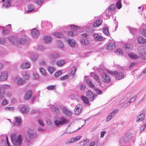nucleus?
<instances>
[{
  "label": "nucleus",
  "mask_w": 146,
  "mask_h": 146,
  "mask_svg": "<svg viewBox=\"0 0 146 146\" xmlns=\"http://www.w3.org/2000/svg\"><path fill=\"white\" fill-rule=\"evenodd\" d=\"M36 133L33 130L29 129L25 133L24 139L25 142L28 143L30 142L31 138L36 136Z\"/></svg>",
  "instance_id": "f257e3e1"
},
{
  "label": "nucleus",
  "mask_w": 146,
  "mask_h": 146,
  "mask_svg": "<svg viewBox=\"0 0 146 146\" xmlns=\"http://www.w3.org/2000/svg\"><path fill=\"white\" fill-rule=\"evenodd\" d=\"M11 139L14 146H20L21 145L22 140L21 135H13L11 136Z\"/></svg>",
  "instance_id": "f03ea898"
},
{
  "label": "nucleus",
  "mask_w": 146,
  "mask_h": 146,
  "mask_svg": "<svg viewBox=\"0 0 146 146\" xmlns=\"http://www.w3.org/2000/svg\"><path fill=\"white\" fill-rule=\"evenodd\" d=\"M68 122V120L63 116L60 117L59 119L54 121L55 124L57 126L65 124Z\"/></svg>",
  "instance_id": "7ed1b4c3"
},
{
  "label": "nucleus",
  "mask_w": 146,
  "mask_h": 146,
  "mask_svg": "<svg viewBox=\"0 0 146 146\" xmlns=\"http://www.w3.org/2000/svg\"><path fill=\"white\" fill-rule=\"evenodd\" d=\"M107 72L109 74L111 75H114L116 79L117 80L121 79L124 77V74L121 72L119 73L117 71H111L109 70H108Z\"/></svg>",
  "instance_id": "20e7f679"
},
{
  "label": "nucleus",
  "mask_w": 146,
  "mask_h": 146,
  "mask_svg": "<svg viewBox=\"0 0 146 146\" xmlns=\"http://www.w3.org/2000/svg\"><path fill=\"white\" fill-rule=\"evenodd\" d=\"M10 86L9 85L5 84L0 85V98L2 99L3 98L5 94L4 90L9 88Z\"/></svg>",
  "instance_id": "39448f33"
},
{
  "label": "nucleus",
  "mask_w": 146,
  "mask_h": 146,
  "mask_svg": "<svg viewBox=\"0 0 146 146\" xmlns=\"http://www.w3.org/2000/svg\"><path fill=\"white\" fill-rule=\"evenodd\" d=\"M82 39L81 41V43L84 45H87L89 44L90 42L88 40V35L86 33L82 34Z\"/></svg>",
  "instance_id": "423d86ee"
},
{
  "label": "nucleus",
  "mask_w": 146,
  "mask_h": 146,
  "mask_svg": "<svg viewBox=\"0 0 146 146\" xmlns=\"http://www.w3.org/2000/svg\"><path fill=\"white\" fill-rule=\"evenodd\" d=\"M86 96L90 101H93L96 97L97 96L93 93L91 91L88 90L86 92Z\"/></svg>",
  "instance_id": "0eeeda50"
},
{
  "label": "nucleus",
  "mask_w": 146,
  "mask_h": 146,
  "mask_svg": "<svg viewBox=\"0 0 146 146\" xmlns=\"http://www.w3.org/2000/svg\"><path fill=\"white\" fill-rule=\"evenodd\" d=\"M8 78V73L6 71H3L1 74L0 82L6 80Z\"/></svg>",
  "instance_id": "6e6552de"
},
{
  "label": "nucleus",
  "mask_w": 146,
  "mask_h": 146,
  "mask_svg": "<svg viewBox=\"0 0 146 146\" xmlns=\"http://www.w3.org/2000/svg\"><path fill=\"white\" fill-rule=\"evenodd\" d=\"M93 36L94 39L97 41H102L105 40V38L97 33H94Z\"/></svg>",
  "instance_id": "1a4fd4ad"
},
{
  "label": "nucleus",
  "mask_w": 146,
  "mask_h": 146,
  "mask_svg": "<svg viewBox=\"0 0 146 146\" xmlns=\"http://www.w3.org/2000/svg\"><path fill=\"white\" fill-rule=\"evenodd\" d=\"M118 110V109L114 110L110 113L108 115L106 119L107 121H109L114 116L115 114L117 112Z\"/></svg>",
  "instance_id": "9d476101"
},
{
  "label": "nucleus",
  "mask_w": 146,
  "mask_h": 146,
  "mask_svg": "<svg viewBox=\"0 0 146 146\" xmlns=\"http://www.w3.org/2000/svg\"><path fill=\"white\" fill-rule=\"evenodd\" d=\"M82 110V105L80 104H78L75 107L74 110L75 114L76 115L79 114L81 113Z\"/></svg>",
  "instance_id": "9b49d317"
},
{
  "label": "nucleus",
  "mask_w": 146,
  "mask_h": 146,
  "mask_svg": "<svg viewBox=\"0 0 146 146\" xmlns=\"http://www.w3.org/2000/svg\"><path fill=\"white\" fill-rule=\"evenodd\" d=\"M29 110L30 108L27 106H23L21 108V112L23 114L28 113Z\"/></svg>",
  "instance_id": "f8f14e48"
},
{
  "label": "nucleus",
  "mask_w": 146,
  "mask_h": 146,
  "mask_svg": "<svg viewBox=\"0 0 146 146\" xmlns=\"http://www.w3.org/2000/svg\"><path fill=\"white\" fill-rule=\"evenodd\" d=\"M62 111L63 113L68 116H70L72 114L71 111L68 110L67 108L64 107L62 108Z\"/></svg>",
  "instance_id": "ddd939ff"
},
{
  "label": "nucleus",
  "mask_w": 146,
  "mask_h": 146,
  "mask_svg": "<svg viewBox=\"0 0 146 146\" xmlns=\"http://www.w3.org/2000/svg\"><path fill=\"white\" fill-rule=\"evenodd\" d=\"M102 80L106 83L109 82L110 80V78L109 76L106 73L103 74L102 76Z\"/></svg>",
  "instance_id": "4468645a"
},
{
  "label": "nucleus",
  "mask_w": 146,
  "mask_h": 146,
  "mask_svg": "<svg viewBox=\"0 0 146 146\" xmlns=\"http://www.w3.org/2000/svg\"><path fill=\"white\" fill-rule=\"evenodd\" d=\"M15 82L17 84L19 85H22L25 83V80L19 77H17Z\"/></svg>",
  "instance_id": "2eb2a0df"
},
{
  "label": "nucleus",
  "mask_w": 146,
  "mask_h": 146,
  "mask_svg": "<svg viewBox=\"0 0 146 146\" xmlns=\"http://www.w3.org/2000/svg\"><path fill=\"white\" fill-rule=\"evenodd\" d=\"M137 97L136 96H135L131 98L130 101L127 103L124 104V105L122 107L124 108H125L129 106L131 103L133 102H134Z\"/></svg>",
  "instance_id": "dca6fc26"
},
{
  "label": "nucleus",
  "mask_w": 146,
  "mask_h": 146,
  "mask_svg": "<svg viewBox=\"0 0 146 146\" xmlns=\"http://www.w3.org/2000/svg\"><path fill=\"white\" fill-rule=\"evenodd\" d=\"M31 32L33 36L35 38L37 37L39 34L38 31L36 29H33L31 31Z\"/></svg>",
  "instance_id": "f3484780"
},
{
  "label": "nucleus",
  "mask_w": 146,
  "mask_h": 146,
  "mask_svg": "<svg viewBox=\"0 0 146 146\" xmlns=\"http://www.w3.org/2000/svg\"><path fill=\"white\" fill-rule=\"evenodd\" d=\"M18 44H27V42L28 40L25 38H23L21 39H17Z\"/></svg>",
  "instance_id": "a211bd4d"
},
{
  "label": "nucleus",
  "mask_w": 146,
  "mask_h": 146,
  "mask_svg": "<svg viewBox=\"0 0 146 146\" xmlns=\"http://www.w3.org/2000/svg\"><path fill=\"white\" fill-rule=\"evenodd\" d=\"M59 54L56 52H54L51 54L49 56L50 58L52 60H55L56 58H59Z\"/></svg>",
  "instance_id": "6ab92c4d"
},
{
  "label": "nucleus",
  "mask_w": 146,
  "mask_h": 146,
  "mask_svg": "<svg viewBox=\"0 0 146 146\" xmlns=\"http://www.w3.org/2000/svg\"><path fill=\"white\" fill-rule=\"evenodd\" d=\"M31 66L30 63L24 62L21 64V66L23 69H28Z\"/></svg>",
  "instance_id": "aec40b11"
},
{
  "label": "nucleus",
  "mask_w": 146,
  "mask_h": 146,
  "mask_svg": "<svg viewBox=\"0 0 146 146\" xmlns=\"http://www.w3.org/2000/svg\"><path fill=\"white\" fill-rule=\"evenodd\" d=\"M115 47V44L113 42L108 43L107 46L106 48L108 50H111Z\"/></svg>",
  "instance_id": "412c9836"
},
{
  "label": "nucleus",
  "mask_w": 146,
  "mask_h": 146,
  "mask_svg": "<svg viewBox=\"0 0 146 146\" xmlns=\"http://www.w3.org/2000/svg\"><path fill=\"white\" fill-rule=\"evenodd\" d=\"M32 95V93L31 91H27L26 92L24 98L25 100H28L31 98Z\"/></svg>",
  "instance_id": "4be33fe9"
},
{
  "label": "nucleus",
  "mask_w": 146,
  "mask_h": 146,
  "mask_svg": "<svg viewBox=\"0 0 146 146\" xmlns=\"http://www.w3.org/2000/svg\"><path fill=\"white\" fill-rule=\"evenodd\" d=\"M52 110L54 113L58 114L60 113V111L59 109L56 105H53L52 106Z\"/></svg>",
  "instance_id": "5701e85b"
},
{
  "label": "nucleus",
  "mask_w": 146,
  "mask_h": 146,
  "mask_svg": "<svg viewBox=\"0 0 146 146\" xmlns=\"http://www.w3.org/2000/svg\"><path fill=\"white\" fill-rule=\"evenodd\" d=\"M67 42L69 45L71 47H74L76 45V42L73 39H68Z\"/></svg>",
  "instance_id": "b1692460"
},
{
  "label": "nucleus",
  "mask_w": 146,
  "mask_h": 146,
  "mask_svg": "<svg viewBox=\"0 0 146 146\" xmlns=\"http://www.w3.org/2000/svg\"><path fill=\"white\" fill-rule=\"evenodd\" d=\"M137 122H139L143 120L145 118L144 115L143 114H141L139 115L137 117Z\"/></svg>",
  "instance_id": "393cba45"
},
{
  "label": "nucleus",
  "mask_w": 146,
  "mask_h": 146,
  "mask_svg": "<svg viewBox=\"0 0 146 146\" xmlns=\"http://www.w3.org/2000/svg\"><path fill=\"white\" fill-rule=\"evenodd\" d=\"M17 39H18L16 38L15 37L13 36L10 37L9 38V40L12 43L14 44H18L17 40Z\"/></svg>",
  "instance_id": "a878e982"
},
{
  "label": "nucleus",
  "mask_w": 146,
  "mask_h": 146,
  "mask_svg": "<svg viewBox=\"0 0 146 146\" xmlns=\"http://www.w3.org/2000/svg\"><path fill=\"white\" fill-rule=\"evenodd\" d=\"M22 76L25 79H28L29 77V74L28 72H24L22 74Z\"/></svg>",
  "instance_id": "bb28decb"
},
{
  "label": "nucleus",
  "mask_w": 146,
  "mask_h": 146,
  "mask_svg": "<svg viewBox=\"0 0 146 146\" xmlns=\"http://www.w3.org/2000/svg\"><path fill=\"white\" fill-rule=\"evenodd\" d=\"M137 40L138 42L141 44H143L146 42V40L142 37H139Z\"/></svg>",
  "instance_id": "cd10ccee"
},
{
  "label": "nucleus",
  "mask_w": 146,
  "mask_h": 146,
  "mask_svg": "<svg viewBox=\"0 0 146 146\" xmlns=\"http://www.w3.org/2000/svg\"><path fill=\"white\" fill-rule=\"evenodd\" d=\"M44 40L45 42L49 43L52 40V38L50 36H46L44 37Z\"/></svg>",
  "instance_id": "c85d7f7f"
},
{
  "label": "nucleus",
  "mask_w": 146,
  "mask_h": 146,
  "mask_svg": "<svg viewBox=\"0 0 146 146\" xmlns=\"http://www.w3.org/2000/svg\"><path fill=\"white\" fill-rule=\"evenodd\" d=\"M52 35L57 38H61L63 37V35L60 32H54Z\"/></svg>",
  "instance_id": "c756f323"
},
{
  "label": "nucleus",
  "mask_w": 146,
  "mask_h": 146,
  "mask_svg": "<svg viewBox=\"0 0 146 146\" xmlns=\"http://www.w3.org/2000/svg\"><path fill=\"white\" fill-rule=\"evenodd\" d=\"M102 23V22L100 21V20L98 19L94 23L93 25V27H97L99 26Z\"/></svg>",
  "instance_id": "7c9ffc66"
},
{
  "label": "nucleus",
  "mask_w": 146,
  "mask_h": 146,
  "mask_svg": "<svg viewBox=\"0 0 146 146\" xmlns=\"http://www.w3.org/2000/svg\"><path fill=\"white\" fill-rule=\"evenodd\" d=\"M65 63V61L63 60H59L56 61V64L59 66H61L64 65Z\"/></svg>",
  "instance_id": "2f4dec72"
},
{
  "label": "nucleus",
  "mask_w": 146,
  "mask_h": 146,
  "mask_svg": "<svg viewBox=\"0 0 146 146\" xmlns=\"http://www.w3.org/2000/svg\"><path fill=\"white\" fill-rule=\"evenodd\" d=\"M70 27L71 30L73 31H76L78 29L79 27L75 25H72L71 26L68 25L67 26V27L69 28Z\"/></svg>",
  "instance_id": "473e14b6"
},
{
  "label": "nucleus",
  "mask_w": 146,
  "mask_h": 146,
  "mask_svg": "<svg viewBox=\"0 0 146 146\" xmlns=\"http://www.w3.org/2000/svg\"><path fill=\"white\" fill-rule=\"evenodd\" d=\"M81 98L84 103L86 104H87L89 103V102L87 98L84 96H82Z\"/></svg>",
  "instance_id": "72a5a7b5"
},
{
  "label": "nucleus",
  "mask_w": 146,
  "mask_h": 146,
  "mask_svg": "<svg viewBox=\"0 0 146 146\" xmlns=\"http://www.w3.org/2000/svg\"><path fill=\"white\" fill-rule=\"evenodd\" d=\"M16 122L18 126H19L21 125V118L19 117H15Z\"/></svg>",
  "instance_id": "f704fd0d"
},
{
  "label": "nucleus",
  "mask_w": 146,
  "mask_h": 146,
  "mask_svg": "<svg viewBox=\"0 0 146 146\" xmlns=\"http://www.w3.org/2000/svg\"><path fill=\"white\" fill-rule=\"evenodd\" d=\"M91 76L93 77L96 80V81L100 82V80L98 76H97L96 74H94L93 73H91Z\"/></svg>",
  "instance_id": "c9c22d12"
},
{
  "label": "nucleus",
  "mask_w": 146,
  "mask_h": 146,
  "mask_svg": "<svg viewBox=\"0 0 146 146\" xmlns=\"http://www.w3.org/2000/svg\"><path fill=\"white\" fill-rule=\"evenodd\" d=\"M140 56L142 60H146V54L144 51H143V52L141 53H140Z\"/></svg>",
  "instance_id": "e433bc0d"
},
{
  "label": "nucleus",
  "mask_w": 146,
  "mask_h": 146,
  "mask_svg": "<svg viewBox=\"0 0 146 146\" xmlns=\"http://www.w3.org/2000/svg\"><path fill=\"white\" fill-rule=\"evenodd\" d=\"M9 0H7L6 2L3 5V7L5 8H8L10 7V4H11V1H8Z\"/></svg>",
  "instance_id": "4c0bfd02"
},
{
  "label": "nucleus",
  "mask_w": 146,
  "mask_h": 146,
  "mask_svg": "<svg viewBox=\"0 0 146 146\" xmlns=\"http://www.w3.org/2000/svg\"><path fill=\"white\" fill-rule=\"evenodd\" d=\"M115 53L118 55H121L123 54V52L122 50L120 48L116 49L115 50Z\"/></svg>",
  "instance_id": "58836bf2"
},
{
  "label": "nucleus",
  "mask_w": 146,
  "mask_h": 146,
  "mask_svg": "<svg viewBox=\"0 0 146 146\" xmlns=\"http://www.w3.org/2000/svg\"><path fill=\"white\" fill-rule=\"evenodd\" d=\"M128 56L130 58L134 59H136L138 57V56L136 54L133 53L129 54Z\"/></svg>",
  "instance_id": "ea45409f"
},
{
  "label": "nucleus",
  "mask_w": 146,
  "mask_h": 146,
  "mask_svg": "<svg viewBox=\"0 0 146 146\" xmlns=\"http://www.w3.org/2000/svg\"><path fill=\"white\" fill-rule=\"evenodd\" d=\"M103 31L104 33L107 36H109L110 35L108 29L107 27H105L104 28Z\"/></svg>",
  "instance_id": "a19ab883"
},
{
  "label": "nucleus",
  "mask_w": 146,
  "mask_h": 146,
  "mask_svg": "<svg viewBox=\"0 0 146 146\" xmlns=\"http://www.w3.org/2000/svg\"><path fill=\"white\" fill-rule=\"evenodd\" d=\"M86 82L89 85L91 88H93L95 86L92 83V81L90 79H88V80L86 81Z\"/></svg>",
  "instance_id": "79ce46f5"
},
{
  "label": "nucleus",
  "mask_w": 146,
  "mask_h": 146,
  "mask_svg": "<svg viewBox=\"0 0 146 146\" xmlns=\"http://www.w3.org/2000/svg\"><path fill=\"white\" fill-rule=\"evenodd\" d=\"M95 91L96 93L99 95L101 94H102V92L101 90H100L97 88L95 86L93 88Z\"/></svg>",
  "instance_id": "37998d69"
},
{
  "label": "nucleus",
  "mask_w": 146,
  "mask_h": 146,
  "mask_svg": "<svg viewBox=\"0 0 146 146\" xmlns=\"http://www.w3.org/2000/svg\"><path fill=\"white\" fill-rule=\"evenodd\" d=\"M34 10V7L33 5H30L28 6V12H30Z\"/></svg>",
  "instance_id": "c03bdc74"
},
{
  "label": "nucleus",
  "mask_w": 146,
  "mask_h": 146,
  "mask_svg": "<svg viewBox=\"0 0 146 146\" xmlns=\"http://www.w3.org/2000/svg\"><path fill=\"white\" fill-rule=\"evenodd\" d=\"M116 7L119 9H120L121 7V3L120 1H117L116 3Z\"/></svg>",
  "instance_id": "a18cd8bd"
},
{
  "label": "nucleus",
  "mask_w": 146,
  "mask_h": 146,
  "mask_svg": "<svg viewBox=\"0 0 146 146\" xmlns=\"http://www.w3.org/2000/svg\"><path fill=\"white\" fill-rule=\"evenodd\" d=\"M37 121L38 123L42 127L44 126V123L42 120L40 119H38Z\"/></svg>",
  "instance_id": "49530a36"
},
{
  "label": "nucleus",
  "mask_w": 146,
  "mask_h": 146,
  "mask_svg": "<svg viewBox=\"0 0 146 146\" xmlns=\"http://www.w3.org/2000/svg\"><path fill=\"white\" fill-rule=\"evenodd\" d=\"M40 71L42 75H44L46 74V70L43 68H40Z\"/></svg>",
  "instance_id": "de8ad7c7"
},
{
  "label": "nucleus",
  "mask_w": 146,
  "mask_h": 146,
  "mask_svg": "<svg viewBox=\"0 0 146 146\" xmlns=\"http://www.w3.org/2000/svg\"><path fill=\"white\" fill-rule=\"evenodd\" d=\"M76 70V68L75 66H74L72 68L71 74L72 75H74Z\"/></svg>",
  "instance_id": "09e8293b"
},
{
  "label": "nucleus",
  "mask_w": 146,
  "mask_h": 146,
  "mask_svg": "<svg viewBox=\"0 0 146 146\" xmlns=\"http://www.w3.org/2000/svg\"><path fill=\"white\" fill-rule=\"evenodd\" d=\"M48 70L49 72L52 74L55 70V68L53 67L50 66L48 68Z\"/></svg>",
  "instance_id": "8fccbe9b"
},
{
  "label": "nucleus",
  "mask_w": 146,
  "mask_h": 146,
  "mask_svg": "<svg viewBox=\"0 0 146 146\" xmlns=\"http://www.w3.org/2000/svg\"><path fill=\"white\" fill-rule=\"evenodd\" d=\"M85 142H86V143L88 142H89V140H88V139L84 140L83 141H82L80 142L79 143V144L81 146H82L83 145L85 144H86V143H85Z\"/></svg>",
  "instance_id": "3c124183"
},
{
  "label": "nucleus",
  "mask_w": 146,
  "mask_h": 146,
  "mask_svg": "<svg viewBox=\"0 0 146 146\" xmlns=\"http://www.w3.org/2000/svg\"><path fill=\"white\" fill-rule=\"evenodd\" d=\"M115 8V5H111L108 8V11H112Z\"/></svg>",
  "instance_id": "603ef678"
},
{
  "label": "nucleus",
  "mask_w": 146,
  "mask_h": 146,
  "mask_svg": "<svg viewBox=\"0 0 146 146\" xmlns=\"http://www.w3.org/2000/svg\"><path fill=\"white\" fill-rule=\"evenodd\" d=\"M130 45L129 44H125L123 46V48L126 50H128L130 48Z\"/></svg>",
  "instance_id": "864d4df0"
},
{
  "label": "nucleus",
  "mask_w": 146,
  "mask_h": 146,
  "mask_svg": "<svg viewBox=\"0 0 146 146\" xmlns=\"http://www.w3.org/2000/svg\"><path fill=\"white\" fill-rule=\"evenodd\" d=\"M62 74V72L61 71L59 70L56 72L54 74L55 76L58 77Z\"/></svg>",
  "instance_id": "5fc2aeb1"
},
{
  "label": "nucleus",
  "mask_w": 146,
  "mask_h": 146,
  "mask_svg": "<svg viewBox=\"0 0 146 146\" xmlns=\"http://www.w3.org/2000/svg\"><path fill=\"white\" fill-rule=\"evenodd\" d=\"M37 55L34 54L31 56V58L33 61H35L37 59Z\"/></svg>",
  "instance_id": "6e6d98bb"
},
{
  "label": "nucleus",
  "mask_w": 146,
  "mask_h": 146,
  "mask_svg": "<svg viewBox=\"0 0 146 146\" xmlns=\"http://www.w3.org/2000/svg\"><path fill=\"white\" fill-rule=\"evenodd\" d=\"M11 1V4H10V6H13L16 3L15 1L14 0H9L8 1Z\"/></svg>",
  "instance_id": "4d7b16f0"
},
{
  "label": "nucleus",
  "mask_w": 146,
  "mask_h": 146,
  "mask_svg": "<svg viewBox=\"0 0 146 146\" xmlns=\"http://www.w3.org/2000/svg\"><path fill=\"white\" fill-rule=\"evenodd\" d=\"M38 76L37 74L35 73H34L33 77V78L34 80H36L38 78Z\"/></svg>",
  "instance_id": "13d9d810"
},
{
  "label": "nucleus",
  "mask_w": 146,
  "mask_h": 146,
  "mask_svg": "<svg viewBox=\"0 0 146 146\" xmlns=\"http://www.w3.org/2000/svg\"><path fill=\"white\" fill-rule=\"evenodd\" d=\"M54 88V86L53 85H51L50 86H48L47 87V89L48 90H53Z\"/></svg>",
  "instance_id": "bf43d9fd"
},
{
  "label": "nucleus",
  "mask_w": 146,
  "mask_h": 146,
  "mask_svg": "<svg viewBox=\"0 0 146 146\" xmlns=\"http://www.w3.org/2000/svg\"><path fill=\"white\" fill-rule=\"evenodd\" d=\"M76 141L75 140V139L74 138H72L71 140L69 141L68 142V143H72L74 142H76Z\"/></svg>",
  "instance_id": "052dcab7"
},
{
  "label": "nucleus",
  "mask_w": 146,
  "mask_h": 146,
  "mask_svg": "<svg viewBox=\"0 0 146 146\" xmlns=\"http://www.w3.org/2000/svg\"><path fill=\"white\" fill-rule=\"evenodd\" d=\"M58 46L60 48H62L63 47V44L60 41L58 42Z\"/></svg>",
  "instance_id": "680f3d73"
},
{
  "label": "nucleus",
  "mask_w": 146,
  "mask_h": 146,
  "mask_svg": "<svg viewBox=\"0 0 146 146\" xmlns=\"http://www.w3.org/2000/svg\"><path fill=\"white\" fill-rule=\"evenodd\" d=\"M68 78V76L67 75H64L63 76H62L60 78V79L61 80H64Z\"/></svg>",
  "instance_id": "e2e57ef3"
},
{
  "label": "nucleus",
  "mask_w": 146,
  "mask_h": 146,
  "mask_svg": "<svg viewBox=\"0 0 146 146\" xmlns=\"http://www.w3.org/2000/svg\"><path fill=\"white\" fill-rule=\"evenodd\" d=\"M8 103L7 100L5 99H4L2 101L1 104L2 105H5L7 104Z\"/></svg>",
  "instance_id": "0e129e2a"
},
{
  "label": "nucleus",
  "mask_w": 146,
  "mask_h": 146,
  "mask_svg": "<svg viewBox=\"0 0 146 146\" xmlns=\"http://www.w3.org/2000/svg\"><path fill=\"white\" fill-rule=\"evenodd\" d=\"M5 110L7 111L8 110H13V108L11 107H7L5 108Z\"/></svg>",
  "instance_id": "69168bd1"
},
{
  "label": "nucleus",
  "mask_w": 146,
  "mask_h": 146,
  "mask_svg": "<svg viewBox=\"0 0 146 146\" xmlns=\"http://www.w3.org/2000/svg\"><path fill=\"white\" fill-rule=\"evenodd\" d=\"M9 32V31L8 30H4L2 32V34L3 35H5L8 34Z\"/></svg>",
  "instance_id": "338daca9"
},
{
  "label": "nucleus",
  "mask_w": 146,
  "mask_h": 146,
  "mask_svg": "<svg viewBox=\"0 0 146 146\" xmlns=\"http://www.w3.org/2000/svg\"><path fill=\"white\" fill-rule=\"evenodd\" d=\"M146 126V124H145L142 125L140 127V131H143L145 128Z\"/></svg>",
  "instance_id": "774afa93"
}]
</instances>
